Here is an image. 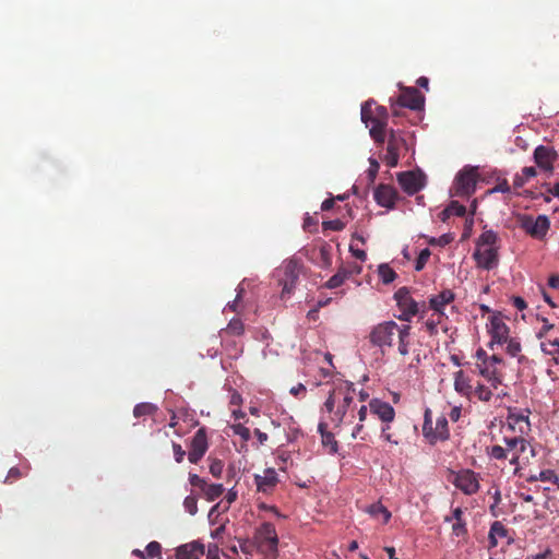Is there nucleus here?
<instances>
[{
    "label": "nucleus",
    "instance_id": "nucleus-39",
    "mask_svg": "<svg viewBox=\"0 0 559 559\" xmlns=\"http://www.w3.org/2000/svg\"><path fill=\"white\" fill-rule=\"evenodd\" d=\"M157 411V407L152 403H140L134 406L133 415L139 418L146 415H153Z\"/></svg>",
    "mask_w": 559,
    "mask_h": 559
},
{
    "label": "nucleus",
    "instance_id": "nucleus-34",
    "mask_svg": "<svg viewBox=\"0 0 559 559\" xmlns=\"http://www.w3.org/2000/svg\"><path fill=\"white\" fill-rule=\"evenodd\" d=\"M350 275L352 272L347 271L345 266H342L332 277H330V280L326 282V286L329 288L340 287Z\"/></svg>",
    "mask_w": 559,
    "mask_h": 559
},
{
    "label": "nucleus",
    "instance_id": "nucleus-5",
    "mask_svg": "<svg viewBox=\"0 0 559 559\" xmlns=\"http://www.w3.org/2000/svg\"><path fill=\"white\" fill-rule=\"evenodd\" d=\"M254 539L262 552L267 555L277 554L278 536L274 524L270 522L262 523L254 533Z\"/></svg>",
    "mask_w": 559,
    "mask_h": 559
},
{
    "label": "nucleus",
    "instance_id": "nucleus-23",
    "mask_svg": "<svg viewBox=\"0 0 559 559\" xmlns=\"http://www.w3.org/2000/svg\"><path fill=\"white\" fill-rule=\"evenodd\" d=\"M204 554V547L198 543H189L176 549L177 559H199Z\"/></svg>",
    "mask_w": 559,
    "mask_h": 559
},
{
    "label": "nucleus",
    "instance_id": "nucleus-43",
    "mask_svg": "<svg viewBox=\"0 0 559 559\" xmlns=\"http://www.w3.org/2000/svg\"><path fill=\"white\" fill-rule=\"evenodd\" d=\"M430 254H431V252L428 248H425L420 251V253L417 257L416 262H415L416 271H421L425 267L428 259L430 258Z\"/></svg>",
    "mask_w": 559,
    "mask_h": 559
},
{
    "label": "nucleus",
    "instance_id": "nucleus-52",
    "mask_svg": "<svg viewBox=\"0 0 559 559\" xmlns=\"http://www.w3.org/2000/svg\"><path fill=\"white\" fill-rule=\"evenodd\" d=\"M530 450V448H523L518 447V451H513L512 456L510 457V463L513 465H518L520 460L522 459V455ZM523 460L528 461V456L523 457Z\"/></svg>",
    "mask_w": 559,
    "mask_h": 559
},
{
    "label": "nucleus",
    "instance_id": "nucleus-35",
    "mask_svg": "<svg viewBox=\"0 0 559 559\" xmlns=\"http://www.w3.org/2000/svg\"><path fill=\"white\" fill-rule=\"evenodd\" d=\"M492 397V391L485 384L477 382L473 389V399H477L480 402H489Z\"/></svg>",
    "mask_w": 559,
    "mask_h": 559
},
{
    "label": "nucleus",
    "instance_id": "nucleus-50",
    "mask_svg": "<svg viewBox=\"0 0 559 559\" xmlns=\"http://www.w3.org/2000/svg\"><path fill=\"white\" fill-rule=\"evenodd\" d=\"M490 456L496 460H503L508 457L507 450L501 445H493L489 452Z\"/></svg>",
    "mask_w": 559,
    "mask_h": 559
},
{
    "label": "nucleus",
    "instance_id": "nucleus-61",
    "mask_svg": "<svg viewBox=\"0 0 559 559\" xmlns=\"http://www.w3.org/2000/svg\"><path fill=\"white\" fill-rule=\"evenodd\" d=\"M349 250L353 253V255L359 259L360 261H365L367 259V253L364 250L355 249L352 245L349 247Z\"/></svg>",
    "mask_w": 559,
    "mask_h": 559
},
{
    "label": "nucleus",
    "instance_id": "nucleus-2",
    "mask_svg": "<svg viewBox=\"0 0 559 559\" xmlns=\"http://www.w3.org/2000/svg\"><path fill=\"white\" fill-rule=\"evenodd\" d=\"M402 325H399L394 321H385L376 325L370 334L369 340L370 343L377 347L382 349L384 353V347H392L393 340L397 336L400 329Z\"/></svg>",
    "mask_w": 559,
    "mask_h": 559
},
{
    "label": "nucleus",
    "instance_id": "nucleus-4",
    "mask_svg": "<svg viewBox=\"0 0 559 559\" xmlns=\"http://www.w3.org/2000/svg\"><path fill=\"white\" fill-rule=\"evenodd\" d=\"M390 102L393 115L399 116V108L423 109L425 96L416 87H404L397 98L395 100L391 98Z\"/></svg>",
    "mask_w": 559,
    "mask_h": 559
},
{
    "label": "nucleus",
    "instance_id": "nucleus-44",
    "mask_svg": "<svg viewBox=\"0 0 559 559\" xmlns=\"http://www.w3.org/2000/svg\"><path fill=\"white\" fill-rule=\"evenodd\" d=\"M146 557L148 558H156L160 557L162 555V546L158 542H151L147 544L145 548Z\"/></svg>",
    "mask_w": 559,
    "mask_h": 559
},
{
    "label": "nucleus",
    "instance_id": "nucleus-13",
    "mask_svg": "<svg viewBox=\"0 0 559 559\" xmlns=\"http://www.w3.org/2000/svg\"><path fill=\"white\" fill-rule=\"evenodd\" d=\"M397 181L402 189L409 195L417 193L425 187V176L421 173H400L397 174Z\"/></svg>",
    "mask_w": 559,
    "mask_h": 559
},
{
    "label": "nucleus",
    "instance_id": "nucleus-22",
    "mask_svg": "<svg viewBox=\"0 0 559 559\" xmlns=\"http://www.w3.org/2000/svg\"><path fill=\"white\" fill-rule=\"evenodd\" d=\"M454 298L455 294L451 289H443L438 295H435L429 299V305L430 308L435 310L439 317H442L444 314V307L451 304Z\"/></svg>",
    "mask_w": 559,
    "mask_h": 559
},
{
    "label": "nucleus",
    "instance_id": "nucleus-12",
    "mask_svg": "<svg viewBox=\"0 0 559 559\" xmlns=\"http://www.w3.org/2000/svg\"><path fill=\"white\" fill-rule=\"evenodd\" d=\"M453 485L465 495H474L479 489L478 474L472 469H462L455 474Z\"/></svg>",
    "mask_w": 559,
    "mask_h": 559
},
{
    "label": "nucleus",
    "instance_id": "nucleus-21",
    "mask_svg": "<svg viewBox=\"0 0 559 559\" xmlns=\"http://www.w3.org/2000/svg\"><path fill=\"white\" fill-rule=\"evenodd\" d=\"M454 389L462 396L473 400L474 384L472 379L465 374L463 370H459L454 373Z\"/></svg>",
    "mask_w": 559,
    "mask_h": 559
},
{
    "label": "nucleus",
    "instance_id": "nucleus-11",
    "mask_svg": "<svg viewBox=\"0 0 559 559\" xmlns=\"http://www.w3.org/2000/svg\"><path fill=\"white\" fill-rule=\"evenodd\" d=\"M209 449L206 429L204 427L197 430L190 442L188 460L192 464H198Z\"/></svg>",
    "mask_w": 559,
    "mask_h": 559
},
{
    "label": "nucleus",
    "instance_id": "nucleus-15",
    "mask_svg": "<svg viewBox=\"0 0 559 559\" xmlns=\"http://www.w3.org/2000/svg\"><path fill=\"white\" fill-rule=\"evenodd\" d=\"M557 152L550 146L538 145L534 150V160L537 166L545 171H552L554 162L557 159Z\"/></svg>",
    "mask_w": 559,
    "mask_h": 559
},
{
    "label": "nucleus",
    "instance_id": "nucleus-36",
    "mask_svg": "<svg viewBox=\"0 0 559 559\" xmlns=\"http://www.w3.org/2000/svg\"><path fill=\"white\" fill-rule=\"evenodd\" d=\"M498 235L493 230H485L477 240V247L496 248Z\"/></svg>",
    "mask_w": 559,
    "mask_h": 559
},
{
    "label": "nucleus",
    "instance_id": "nucleus-1",
    "mask_svg": "<svg viewBox=\"0 0 559 559\" xmlns=\"http://www.w3.org/2000/svg\"><path fill=\"white\" fill-rule=\"evenodd\" d=\"M355 395L356 390L352 382L340 381L335 383L322 408L334 427L354 424L357 409Z\"/></svg>",
    "mask_w": 559,
    "mask_h": 559
},
{
    "label": "nucleus",
    "instance_id": "nucleus-14",
    "mask_svg": "<svg viewBox=\"0 0 559 559\" xmlns=\"http://www.w3.org/2000/svg\"><path fill=\"white\" fill-rule=\"evenodd\" d=\"M476 265L483 270L490 271L498 265L499 255L497 248H479L477 247L473 253Z\"/></svg>",
    "mask_w": 559,
    "mask_h": 559
},
{
    "label": "nucleus",
    "instance_id": "nucleus-41",
    "mask_svg": "<svg viewBox=\"0 0 559 559\" xmlns=\"http://www.w3.org/2000/svg\"><path fill=\"white\" fill-rule=\"evenodd\" d=\"M231 430L235 435L239 436L243 441H248L251 438V432L249 428L243 426L242 424H235L231 427Z\"/></svg>",
    "mask_w": 559,
    "mask_h": 559
},
{
    "label": "nucleus",
    "instance_id": "nucleus-20",
    "mask_svg": "<svg viewBox=\"0 0 559 559\" xmlns=\"http://www.w3.org/2000/svg\"><path fill=\"white\" fill-rule=\"evenodd\" d=\"M361 120L364 122H366V123L369 120H372L373 121V126L370 129L371 138L377 143H384V141H385V123L380 121V120H376V119L371 118L370 111L368 109V104L364 105L362 108H361Z\"/></svg>",
    "mask_w": 559,
    "mask_h": 559
},
{
    "label": "nucleus",
    "instance_id": "nucleus-27",
    "mask_svg": "<svg viewBox=\"0 0 559 559\" xmlns=\"http://www.w3.org/2000/svg\"><path fill=\"white\" fill-rule=\"evenodd\" d=\"M409 336H411V326L408 324H404L401 326L400 332L397 334L399 340V353L403 356L409 353Z\"/></svg>",
    "mask_w": 559,
    "mask_h": 559
},
{
    "label": "nucleus",
    "instance_id": "nucleus-31",
    "mask_svg": "<svg viewBox=\"0 0 559 559\" xmlns=\"http://www.w3.org/2000/svg\"><path fill=\"white\" fill-rule=\"evenodd\" d=\"M245 332V325L240 319H231L226 326L219 332L221 337H224L225 334L240 336Z\"/></svg>",
    "mask_w": 559,
    "mask_h": 559
},
{
    "label": "nucleus",
    "instance_id": "nucleus-49",
    "mask_svg": "<svg viewBox=\"0 0 559 559\" xmlns=\"http://www.w3.org/2000/svg\"><path fill=\"white\" fill-rule=\"evenodd\" d=\"M452 533L456 537L465 536L467 534V527H466L465 520L464 521L454 522L453 525H452Z\"/></svg>",
    "mask_w": 559,
    "mask_h": 559
},
{
    "label": "nucleus",
    "instance_id": "nucleus-55",
    "mask_svg": "<svg viewBox=\"0 0 559 559\" xmlns=\"http://www.w3.org/2000/svg\"><path fill=\"white\" fill-rule=\"evenodd\" d=\"M23 476L22 472L17 467H11L5 477V483H12L16 479H20Z\"/></svg>",
    "mask_w": 559,
    "mask_h": 559
},
{
    "label": "nucleus",
    "instance_id": "nucleus-45",
    "mask_svg": "<svg viewBox=\"0 0 559 559\" xmlns=\"http://www.w3.org/2000/svg\"><path fill=\"white\" fill-rule=\"evenodd\" d=\"M183 507L189 514L194 515L198 512L197 498L194 496L186 497L183 501Z\"/></svg>",
    "mask_w": 559,
    "mask_h": 559
},
{
    "label": "nucleus",
    "instance_id": "nucleus-18",
    "mask_svg": "<svg viewBox=\"0 0 559 559\" xmlns=\"http://www.w3.org/2000/svg\"><path fill=\"white\" fill-rule=\"evenodd\" d=\"M254 484L259 492L271 493L278 484V476L274 468H266L263 475H254Z\"/></svg>",
    "mask_w": 559,
    "mask_h": 559
},
{
    "label": "nucleus",
    "instance_id": "nucleus-40",
    "mask_svg": "<svg viewBox=\"0 0 559 559\" xmlns=\"http://www.w3.org/2000/svg\"><path fill=\"white\" fill-rule=\"evenodd\" d=\"M379 276L384 284H390L396 278V273L388 264H381L379 266Z\"/></svg>",
    "mask_w": 559,
    "mask_h": 559
},
{
    "label": "nucleus",
    "instance_id": "nucleus-42",
    "mask_svg": "<svg viewBox=\"0 0 559 559\" xmlns=\"http://www.w3.org/2000/svg\"><path fill=\"white\" fill-rule=\"evenodd\" d=\"M504 344H507V353L510 356L515 357L520 354L521 344L516 338L508 337V341L504 342Z\"/></svg>",
    "mask_w": 559,
    "mask_h": 559
},
{
    "label": "nucleus",
    "instance_id": "nucleus-37",
    "mask_svg": "<svg viewBox=\"0 0 559 559\" xmlns=\"http://www.w3.org/2000/svg\"><path fill=\"white\" fill-rule=\"evenodd\" d=\"M367 512L374 518L382 516L383 523H388L391 518L390 511L379 502L369 506Z\"/></svg>",
    "mask_w": 559,
    "mask_h": 559
},
{
    "label": "nucleus",
    "instance_id": "nucleus-60",
    "mask_svg": "<svg viewBox=\"0 0 559 559\" xmlns=\"http://www.w3.org/2000/svg\"><path fill=\"white\" fill-rule=\"evenodd\" d=\"M554 329V324H550L548 323V321L546 319H544V325L542 326V329L538 331L537 333V337L538 338H543L546 336V334Z\"/></svg>",
    "mask_w": 559,
    "mask_h": 559
},
{
    "label": "nucleus",
    "instance_id": "nucleus-28",
    "mask_svg": "<svg viewBox=\"0 0 559 559\" xmlns=\"http://www.w3.org/2000/svg\"><path fill=\"white\" fill-rule=\"evenodd\" d=\"M540 348L546 355L552 357L555 364L559 365V340L557 337L542 341Z\"/></svg>",
    "mask_w": 559,
    "mask_h": 559
},
{
    "label": "nucleus",
    "instance_id": "nucleus-56",
    "mask_svg": "<svg viewBox=\"0 0 559 559\" xmlns=\"http://www.w3.org/2000/svg\"><path fill=\"white\" fill-rule=\"evenodd\" d=\"M189 481H190L191 486L202 489V487L205 486L206 480L204 478H201L197 474H190Z\"/></svg>",
    "mask_w": 559,
    "mask_h": 559
},
{
    "label": "nucleus",
    "instance_id": "nucleus-33",
    "mask_svg": "<svg viewBox=\"0 0 559 559\" xmlns=\"http://www.w3.org/2000/svg\"><path fill=\"white\" fill-rule=\"evenodd\" d=\"M537 175V171L534 167H524L522 169L521 174H516L513 178V186L514 188H521L523 187L528 179L535 177Z\"/></svg>",
    "mask_w": 559,
    "mask_h": 559
},
{
    "label": "nucleus",
    "instance_id": "nucleus-29",
    "mask_svg": "<svg viewBox=\"0 0 559 559\" xmlns=\"http://www.w3.org/2000/svg\"><path fill=\"white\" fill-rule=\"evenodd\" d=\"M504 441H506V445H507V448H504L507 450V453L508 452L513 453V451H518V447H522V449L530 448L531 455L532 456L535 455L534 449L524 438H521V437H514V438H509V439L506 438Z\"/></svg>",
    "mask_w": 559,
    "mask_h": 559
},
{
    "label": "nucleus",
    "instance_id": "nucleus-58",
    "mask_svg": "<svg viewBox=\"0 0 559 559\" xmlns=\"http://www.w3.org/2000/svg\"><path fill=\"white\" fill-rule=\"evenodd\" d=\"M390 426L389 424H384V426L381 429V437L391 443L397 444L399 442L396 440H393L392 435L390 433Z\"/></svg>",
    "mask_w": 559,
    "mask_h": 559
},
{
    "label": "nucleus",
    "instance_id": "nucleus-59",
    "mask_svg": "<svg viewBox=\"0 0 559 559\" xmlns=\"http://www.w3.org/2000/svg\"><path fill=\"white\" fill-rule=\"evenodd\" d=\"M526 559H556V558H555L552 551L547 548L545 551L537 554V555L528 556Z\"/></svg>",
    "mask_w": 559,
    "mask_h": 559
},
{
    "label": "nucleus",
    "instance_id": "nucleus-8",
    "mask_svg": "<svg viewBox=\"0 0 559 559\" xmlns=\"http://www.w3.org/2000/svg\"><path fill=\"white\" fill-rule=\"evenodd\" d=\"M488 332L491 336L489 342V347L493 349V345H502L508 341L509 336V326L503 320V317L500 313H495L490 317L489 323L487 325Z\"/></svg>",
    "mask_w": 559,
    "mask_h": 559
},
{
    "label": "nucleus",
    "instance_id": "nucleus-32",
    "mask_svg": "<svg viewBox=\"0 0 559 559\" xmlns=\"http://www.w3.org/2000/svg\"><path fill=\"white\" fill-rule=\"evenodd\" d=\"M201 491L207 500L214 501L223 495L224 487L222 484H207L205 481V486L202 487Z\"/></svg>",
    "mask_w": 559,
    "mask_h": 559
},
{
    "label": "nucleus",
    "instance_id": "nucleus-53",
    "mask_svg": "<svg viewBox=\"0 0 559 559\" xmlns=\"http://www.w3.org/2000/svg\"><path fill=\"white\" fill-rule=\"evenodd\" d=\"M510 191H511V187H510L508 180L507 179H502L492 189H490L488 192L489 193H495V192L509 193Z\"/></svg>",
    "mask_w": 559,
    "mask_h": 559
},
{
    "label": "nucleus",
    "instance_id": "nucleus-63",
    "mask_svg": "<svg viewBox=\"0 0 559 559\" xmlns=\"http://www.w3.org/2000/svg\"><path fill=\"white\" fill-rule=\"evenodd\" d=\"M508 420H509L510 425H512V424L516 425L521 421L527 423V417H525L523 415L511 414V415H509Z\"/></svg>",
    "mask_w": 559,
    "mask_h": 559
},
{
    "label": "nucleus",
    "instance_id": "nucleus-30",
    "mask_svg": "<svg viewBox=\"0 0 559 559\" xmlns=\"http://www.w3.org/2000/svg\"><path fill=\"white\" fill-rule=\"evenodd\" d=\"M423 436L430 444H433L432 412L428 407L424 413Z\"/></svg>",
    "mask_w": 559,
    "mask_h": 559
},
{
    "label": "nucleus",
    "instance_id": "nucleus-3",
    "mask_svg": "<svg viewBox=\"0 0 559 559\" xmlns=\"http://www.w3.org/2000/svg\"><path fill=\"white\" fill-rule=\"evenodd\" d=\"M478 173L476 167L465 166L456 176L453 182V194L461 198L471 197L476 189Z\"/></svg>",
    "mask_w": 559,
    "mask_h": 559
},
{
    "label": "nucleus",
    "instance_id": "nucleus-19",
    "mask_svg": "<svg viewBox=\"0 0 559 559\" xmlns=\"http://www.w3.org/2000/svg\"><path fill=\"white\" fill-rule=\"evenodd\" d=\"M376 202L383 207L393 209L397 200V191L390 185H380L374 190Z\"/></svg>",
    "mask_w": 559,
    "mask_h": 559
},
{
    "label": "nucleus",
    "instance_id": "nucleus-26",
    "mask_svg": "<svg viewBox=\"0 0 559 559\" xmlns=\"http://www.w3.org/2000/svg\"><path fill=\"white\" fill-rule=\"evenodd\" d=\"M368 408L369 405H360V407H357L356 409V417H358V423L355 425L352 431V437L354 439L360 438L361 440H365L366 438L361 436V431L364 429V421L367 419L368 415Z\"/></svg>",
    "mask_w": 559,
    "mask_h": 559
},
{
    "label": "nucleus",
    "instance_id": "nucleus-7",
    "mask_svg": "<svg viewBox=\"0 0 559 559\" xmlns=\"http://www.w3.org/2000/svg\"><path fill=\"white\" fill-rule=\"evenodd\" d=\"M397 307L401 310V314L397 318L402 321H411V319L417 314L418 306L417 302L412 298L407 287H401L394 294Z\"/></svg>",
    "mask_w": 559,
    "mask_h": 559
},
{
    "label": "nucleus",
    "instance_id": "nucleus-6",
    "mask_svg": "<svg viewBox=\"0 0 559 559\" xmlns=\"http://www.w3.org/2000/svg\"><path fill=\"white\" fill-rule=\"evenodd\" d=\"M519 226L532 238L542 240L550 228V221L546 215H538L536 218L532 215L519 216Z\"/></svg>",
    "mask_w": 559,
    "mask_h": 559
},
{
    "label": "nucleus",
    "instance_id": "nucleus-10",
    "mask_svg": "<svg viewBox=\"0 0 559 559\" xmlns=\"http://www.w3.org/2000/svg\"><path fill=\"white\" fill-rule=\"evenodd\" d=\"M283 276L280 277V284L283 286L282 297L290 295L296 286L300 273V264L297 260H288L283 265Z\"/></svg>",
    "mask_w": 559,
    "mask_h": 559
},
{
    "label": "nucleus",
    "instance_id": "nucleus-51",
    "mask_svg": "<svg viewBox=\"0 0 559 559\" xmlns=\"http://www.w3.org/2000/svg\"><path fill=\"white\" fill-rule=\"evenodd\" d=\"M379 168H380L379 163L376 159L370 158V167L367 170V176H368V179L370 182L374 181V179L378 175Z\"/></svg>",
    "mask_w": 559,
    "mask_h": 559
},
{
    "label": "nucleus",
    "instance_id": "nucleus-17",
    "mask_svg": "<svg viewBox=\"0 0 559 559\" xmlns=\"http://www.w3.org/2000/svg\"><path fill=\"white\" fill-rule=\"evenodd\" d=\"M369 409L371 414L376 415L383 424H390L395 418V411L393 406L379 399H372L369 402Z\"/></svg>",
    "mask_w": 559,
    "mask_h": 559
},
{
    "label": "nucleus",
    "instance_id": "nucleus-24",
    "mask_svg": "<svg viewBox=\"0 0 559 559\" xmlns=\"http://www.w3.org/2000/svg\"><path fill=\"white\" fill-rule=\"evenodd\" d=\"M318 430L321 435L322 445L329 450V453H336L338 444L334 435L328 430V424L325 421H320L318 425Z\"/></svg>",
    "mask_w": 559,
    "mask_h": 559
},
{
    "label": "nucleus",
    "instance_id": "nucleus-57",
    "mask_svg": "<svg viewBox=\"0 0 559 559\" xmlns=\"http://www.w3.org/2000/svg\"><path fill=\"white\" fill-rule=\"evenodd\" d=\"M463 513H464V512H463V510H462L461 508H459V507H457V508L453 509V511H452V515H451V516H445V518H444V521H445V522H451V521H453V520H454L455 522L464 521V519H463Z\"/></svg>",
    "mask_w": 559,
    "mask_h": 559
},
{
    "label": "nucleus",
    "instance_id": "nucleus-64",
    "mask_svg": "<svg viewBox=\"0 0 559 559\" xmlns=\"http://www.w3.org/2000/svg\"><path fill=\"white\" fill-rule=\"evenodd\" d=\"M548 285L554 289H558L559 288V274L550 275L548 278Z\"/></svg>",
    "mask_w": 559,
    "mask_h": 559
},
{
    "label": "nucleus",
    "instance_id": "nucleus-48",
    "mask_svg": "<svg viewBox=\"0 0 559 559\" xmlns=\"http://www.w3.org/2000/svg\"><path fill=\"white\" fill-rule=\"evenodd\" d=\"M322 226H323V229L341 231L345 228V223L341 219H332V221L323 222Z\"/></svg>",
    "mask_w": 559,
    "mask_h": 559
},
{
    "label": "nucleus",
    "instance_id": "nucleus-54",
    "mask_svg": "<svg viewBox=\"0 0 559 559\" xmlns=\"http://www.w3.org/2000/svg\"><path fill=\"white\" fill-rule=\"evenodd\" d=\"M173 450H174V456L175 461L177 463H181L185 459L186 451L182 449V447L176 442H173Z\"/></svg>",
    "mask_w": 559,
    "mask_h": 559
},
{
    "label": "nucleus",
    "instance_id": "nucleus-25",
    "mask_svg": "<svg viewBox=\"0 0 559 559\" xmlns=\"http://www.w3.org/2000/svg\"><path fill=\"white\" fill-rule=\"evenodd\" d=\"M450 438V430L448 419L444 415H441L436 420L433 427V444L439 441H447Z\"/></svg>",
    "mask_w": 559,
    "mask_h": 559
},
{
    "label": "nucleus",
    "instance_id": "nucleus-47",
    "mask_svg": "<svg viewBox=\"0 0 559 559\" xmlns=\"http://www.w3.org/2000/svg\"><path fill=\"white\" fill-rule=\"evenodd\" d=\"M223 468H224V464L221 460L218 459H213L211 461V464H210V473L216 477V478H219L222 476V473H223Z\"/></svg>",
    "mask_w": 559,
    "mask_h": 559
},
{
    "label": "nucleus",
    "instance_id": "nucleus-46",
    "mask_svg": "<svg viewBox=\"0 0 559 559\" xmlns=\"http://www.w3.org/2000/svg\"><path fill=\"white\" fill-rule=\"evenodd\" d=\"M449 212H451V216L455 215L462 217L466 213V207L457 201H451L448 205Z\"/></svg>",
    "mask_w": 559,
    "mask_h": 559
},
{
    "label": "nucleus",
    "instance_id": "nucleus-9",
    "mask_svg": "<svg viewBox=\"0 0 559 559\" xmlns=\"http://www.w3.org/2000/svg\"><path fill=\"white\" fill-rule=\"evenodd\" d=\"M405 147L406 140L403 138V135L400 132L391 130L383 162L389 167H396L400 160V153Z\"/></svg>",
    "mask_w": 559,
    "mask_h": 559
},
{
    "label": "nucleus",
    "instance_id": "nucleus-16",
    "mask_svg": "<svg viewBox=\"0 0 559 559\" xmlns=\"http://www.w3.org/2000/svg\"><path fill=\"white\" fill-rule=\"evenodd\" d=\"M476 368L481 377H484L493 390H497L503 382V373L499 367L489 365L488 361L477 362Z\"/></svg>",
    "mask_w": 559,
    "mask_h": 559
},
{
    "label": "nucleus",
    "instance_id": "nucleus-38",
    "mask_svg": "<svg viewBox=\"0 0 559 559\" xmlns=\"http://www.w3.org/2000/svg\"><path fill=\"white\" fill-rule=\"evenodd\" d=\"M490 531L493 533L496 537H498L499 540L507 539L508 545L511 544L513 540L509 536V530L500 521H495L490 526Z\"/></svg>",
    "mask_w": 559,
    "mask_h": 559
},
{
    "label": "nucleus",
    "instance_id": "nucleus-62",
    "mask_svg": "<svg viewBox=\"0 0 559 559\" xmlns=\"http://www.w3.org/2000/svg\"><path fill=\"white\" fill-rule=\"evenodd\" d=\"M439 321H435V320H427L425 322V326L427 329V331L429 332V334H436L437 333V325H438Z\"/></svg>",
    "mask_w": 559,
    "mask_h": 559
}]
</instances>
